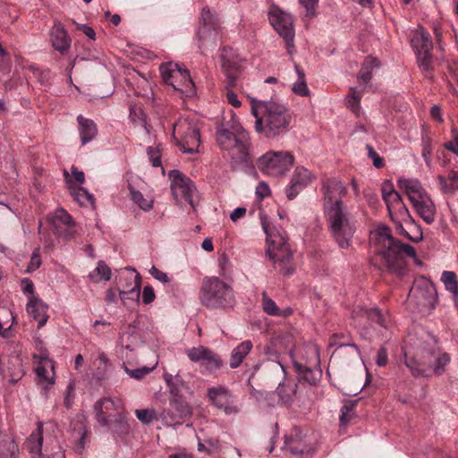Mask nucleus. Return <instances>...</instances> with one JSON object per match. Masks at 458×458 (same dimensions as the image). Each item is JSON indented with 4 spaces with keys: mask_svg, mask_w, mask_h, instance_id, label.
<instances>
[{
    "mask_svg": "<svg viewBox=\"0 0 458 458\" xmlns=\"http://www.w3.org/2000/svg\"><path fill=\"white\" fill-rule=\"evenodd\" d=\"M323 212L328 229L341 249L351 246L356 231L355 220L343 201L347 194L345 185L335 178L323 182Z\"/></svg>",
    "mask_w": 458,
    "mask_h": 458,
    "instance_id": "nucleus-1",
    "label": "nucleus"
},
{
    "mask_svg": "<svg viewBox=\"0 0 458 458\" xmlns=\"http://www.w3.org/2000/svg\"><path fill=\"white\" fill-rule=\"evenodd\" d=\"M250 113L255 117L254 129L267 139H275L289 131L291 115L287 107L277 101H250Z\"/></svg>",
    "mask_w": 458,
    "mask_h": 458,
    "instance_id": "nucleus-2",
    "label": "nucleus"
},
{
    "mask_svg": "<svg viewBox=\"0 0 458 458\" xmlns=\"http://www.w3.org/2000/svg\"><path fill=\"white\" fill-rule=\"evenodd\" d=\"M259 216L262 228L267 235V256L273 262L274 267L281 274L284 276L293 275L295 267L286 232L275 226L271 228L266 216L263 213H260Z\"/></svg>",
    "mask_w": 458,
    "mask_h": 458,
    "instance_id": "nucleus-3",
    "label": "nucleus"
},
{
    "mask_svg": "<svg viewBox=\"0 0 458 458\" xmlns=\"http://www.w3.org/2000/svg\"><path fill=\"white\" fill-rule=\"evenodd\" d=\"M216 141L233 164H247L250 160V136L245 129L233 118L225 128L216 131Z\"/></svg>",
    "mask_w": 458,
    "mask_h": 458,
    "instance_id": "nucleus-4",
    "label": "nucleus"
},
{
    "mask_svg": "<svg viewBox=\"0 0 458 458\" xmlns=\"http://www.w3.org/2000/svg\"><path fill=\"white\" fill-rule=\"evenodd\" d=\"M57 432L55 424L49 423L44 428L42 422H38L36 429L24 443V448L30 458H66L65 450L56 436Z\"/></svg>",
    "mask_w": 458,
    "mask_h": 458,
    "instance_id": "nucleus-5",
    "label": "nucleus"
},
{
    "mask_svg": "<svg viewBox=\"0 0 458 458\" xmlns=\"http://www.w3.org/2000/svg\"><path fill=\"white\" fill-rule=\"evenodd\" d=\"M374 241L379 246L378 255L385 261L387 269H395L404 256L416 257L415 249L407 243L393 238L387 226H380L373 233Z\"/></svg>",
    "mask_w": 458,
    "mask_h": 458,
    "instance_id": "nucleus-6",
    "label": "nucleus"
},
{
    "mask_svg": "<svg viewBox=\"0 0 458 458\" xmlns=\"http://www.w3.org/2000/svg\"><path fill=\"white\" fill-rule=\"evenodd\" d=\"M199 298L201 304L208 309L232 307L235 303L232 286L217 276L203 279Z\"/></svg>",
    "mask_w": 458,
    "mask_h": 458,
    "instance_id": "nucleus-7",
    "label": "nucleus"
},
{
    "mask_svg": "<svg viewBox=\"0 0 458 458\" xmlns=\"http://www.w3.org/2000/svg\"><path fill=\"white\" fill-rule=\"evenodd\" d=\"M398 188L409 198L418 215L428 225L435 221L436 206L430 196L418 179L401 178L397 181Z\"/></svg>",
    "mask_w": 458,
    "mask_h": 458,
    "instance_id": "nucleus-8",
    "label": "nucleus"
},
{
    "mask_svg": "<svg viewBox=\"0 0 458 458\" xmlns=\"http://www.w3.org/2000/svg\"><path fill=\"white\" fill-rule=\"evenodd\" d=\"M437 292L434 284L425 276L416 278L410 290L408 305L418 312L429 314L437 303Z\"/></svg>",
    "mask_w": 458,
    "mask_h": 458,
    "instance_id": "nucleus-9",
    "label": "nucleus"
},
{
    "mask_svg": "<svg viewBox=\"0 0 458 458\" xmlns=\"http://www.w3.org/2000/svg\"><path fill=\"white\" fill-rule=\"evenodd\" d=\"M159 70L163 81L182 96L191 98L196 94V88L188 69L182 68L177 63L169 62L162 64Z\"/></svg>",
    "mask_w": 458,
    "mask_h": 458,
    "instance_id": "nucleus-10",
    "label": "nucleus"
},
{
    "mask_svg": "<svg viewBox=\"0 0 458 458\" xmlns=\"http://www.w3.org/2000/svg\"><path fill=\"white\" fill-rule=\"evenodd\" d=\"M294 157L289 151H268L257 161L258 168L270 176L284 175L293 166Z\"/></svg>",
    "mask_w": 458,
    "mask_h": 458,
    "instance_id": "nucleus-11",
    "label": "nucleus"
},
{
    "mask_svg": "<svg viewBox=\"0 0 458 458\" xmlns=\"http://www.w3.org/2000/svg\"><path fill=\"white\" fill-rule=\"evenodd\" d=\"M173 134L183 152L193 154L199 151L200 134L194 123L188 119H181L174 124Z\"/></svg>",
    "mask_w": 458,
    "mask_h": 458,
    "instance_id": "nucleus-12",
    "label": "nucleus"
},
{
    "mask_svg": "<svg viewBox=\"0 0 458 458\" xmlns=\"http://www.w3.org/2000/svg\"><path fill=\"white\" fill-rule=\"evenodd\" d=\"M269 21L274 29L285 40L288 54L293 55L294 52V30L292 16L278 8H273L269 13Z\"/></svg>",
    "mask_w": 458,
    "mask_h": 458,
    "instance_id": "nucleus-13",
    "label": "nucleus"
},
{
    "mask_svg": "<svg viewBox=\"0 0 458 458\" xmlns=\"http://www.w3.org/2000/svg\"><path fill=\"white\" fill-rule=\"evenodd\" d=\"M200 21L203 27L198 30L199 48L202 53L217 45V31L215 28V17L208 8H203L200 14Z\"/></svg>",
    "mask_w": 458,
    "mask_h": 458,
    "instance_id": "nucleus-14",
    "label": "nucleus"
},
{
    "mask_svg": "<svg viewBox=\"0 0 458 458\" xmlns=\"http://www.w3.org/2000/svg\"><path fill=\"white\" fill-rule=\"evenodd\" d=\"M207 396L212 405L225 413L230 415L238 412V407L235 405L233 396L228 387L220 385L209 387Z\"/></svg>",
    "mask_w": 458,
    "mask_h": 458,
    "instance_id": "nucleus-15",
    "label": "nucleus"
},
{
    "mask_svg": "<svg viewBox=\"0 0 458 458\" xmlns=\"http://www.w3.org/2000/svg\"><path fill=\"white\" fill-rule=\"evenodd\" d=\"M170 187L174 199L176 200L184 199L194 208L192 198L196 188L192 181L178 170H173L170 174Z\"/></svg>",
    "mask_w": 458,
    "mask_h": 458,
    "instance_id": "nucleus-16",
    "label": "nucleus"
},
{
    "mask_svg": "<svg viewBox=\"0 0 458 458\" xmlns=\"http://www.w3.org/2000/svg\"><path fill=\"white\" fill-rule=\"evenodd\" d=\"M186 354L192 362L204 366L209 372L217 370L223 366L221 357L203 345L187 349Z\"/></svg>",
    "mask_w": 458,
    "mask_h": 458,
    "instance_id": "nucleus-17",
    "label": "nucleus"
},
{
    "mask_svg": "<svg viewBox=\"0 0 458 458\" xmlns=\"http://www.w3.org/2000/svg\"><path fill=\"white\" fill-rule=\"evenodd\" d=\"M191 415V408L184 397H171L169 406L161 413L163 420L174 424H182Z\"/></svg>",
    "mask_w": 458,
    "mask_h": 458,
    "instance_id": "nucleus-18",
    "label": "nucleus"
},
{
    "mask_svg": "<svg viewBox=\"0 0 458 458\" xmlns=\"http://www.w3.org/2000/svg\"><path fill=\"white\" fill-rule=\"evenodd\" d=\"M121 407L122 403L119 399L103 398L98 400L94 404V411L97 421L103 427L109 426L113 418H115L116 421L123 422V418L121 415L115 417L109 413L110 411H117Z\"/></svg>",
    "mask_w": 458,
    "mask_h": 458,
    "instance_id": "nucleus-19",
    "label": "nucleus"
},
{
    "mask_svg": "<svg viewBox=\"0 0 458 458\" xmlns=\"http://www.w3.org/2000/svg\"><path fill=\"white\" fill-rule=\"evenodd\" d=\"M424 364L431 368L436 375H441L445 372V367L450 363L448 353L442 352L438 347H423Z\"/></svg>",
    "mask_w": 458,
    "mask_h": 458,
    "instance_id": "nucleus-20",
    "label": "nucleus"
},
{
    "mask_svg": "<svg viewBox=\"0 0 458 458\" xmlns=\"http://www.w3.org/2000/svg\"><path fill=\"white\" fill-rule=\"evenodd\" d=\"M222 69L227 78V87L233 88L240 70V59L230 47H225L221 53Z\"/></svg>",
    "mask_w": 458,
    "mask_h": 458,
    "instance_id": "nucleus-21",
    "label": "nucleus"
},
{
    "mask_svg": "<svg viewBox=\"0 0 458 458\" xmlns=\"http://www.w3.org/2000/svg\"><path fill=\"white\" fill-rule=\"evenodd\" d=\"M310 172L302 166L296 167L285 192L289 199H293L308 184L311 182Z\"/></svg>",
    "mask_w": 458,
    "mask_h": 458,
    "instance_id": "nucleus-22",
    "label": "nucleus"
},
{
    "mask_svg": "<svg viewBox=\"0 0 458 458\" xmlns=\"http://www.w3.org/2000/svg\"><path fill=\"white\" fill-rule=\"evenodd\" d=\"M56 233L68 238L74 233V223L72 216L64 210H56L52 220Z\"/></svg>",
    "mask_w": 458,
    "mask_h": 458,
    "instance_id": "nucleus-23",
    "label": "nucleus"
},
{
    "mask_svg": "<svg viewBox=\"0 0 458 458\" xmlns=\"http://www.w3.org/2000/svg\"><path fill=\"white\" fill-rule=\"evenodd\" d=\"M47 309V305L35 296H32L27 304V312L38 322V328L45 326L48 319Z\"/></svg>",
    "mask_w": 458,
    "mask_h": 458,
    "instance_id": "nucleus-24",
    "label": "nucleus"
},
{
    "mask_svg": "<svg viewBox=\"0 0 458 458\" xmlns=\"http://www.w3.org/2000/svg\"><path fill=\"white\" fill-rule=\"evenodd\" d=\"M293 365L297 372L299 377L310 385H316V383L319 380L322 375V369H317V371L313 370L314 365H307L303 364L301 361L295 360L293 355Z\"/></svg>",
    "mask_w": 458,
    "mask_h": 458,
    "instance_id": "nucleus-25",
    "label": "nucleus"
},
{
    "mask_svg": "<svg viewBox=\"0 0 458 458\" xmlns=\"http://www.w3.org/2000/svg\"><path fill=\"white\" fill-rule=\"evenodd\" d=\"M78 131L82 145L92 141L98 135L97 124L93 120L85 118L82 114L77 116Z\"/></svg>",
    "mask_w": 458,
    "mask_h": 458,
    "instance_id": "nucleus-26",
    "label": "nucleus"
},
{
    "mask_svg": "<svg viewBox=\"0 0 458 458\" xmlns=\"http://www.w3.org/2000/svg\"><path fill=\"white\" fill-rule=\"evenodd\" d=\"M411 43L415 54L433 50V43L430 35L422 27L413 31Z\"/></svg>",
    "mask_w": 458,
    "mask_h": 458,
    "instance_id": "nucleus-27",
    "label": "nucleus"
},
{
    "mask_svg": "<svg viewBox=\"0 0 458 458\" xmlns=\"http://www.w3.org/2000/svg\"><path fill=\"white\" fill-rule=\"evenodd\" d=\"M253 348V344L250 340H245L240 343L236 347L232 350L229 360L231 369H237L242 363L247 355Z\"/></svg>",
    "mask_w": 458,
    "mask_h": 458,
    "instance_id": "nucleus-28",
    "label": "nucleus"
},
{
    "mask_svg": "<svg viewBox=\"0 0 458 458\" xmlns=\"http://www.w3.org/2000/svg\"><path fill=\"white\" fill-rule=\"evenodd\" d=\"M297 387V384L293 380H285L279 383L276 393L278 395L280 402L283 404L293 403L296 397Z\"/></svg>",
    "mask_w": 458,
    "mask_h": 458,
    "instance_id": "nucleus-29",
    "label": "nucleus"
},
{
    "mask_svg": "<svg viewBox=\"0 0 458 458\" xmlns=\"http://www.w3.org/2000/svg\"><path fill=\"white\" fill-rule=\"evenodd\" d=\"M164 378L169 387L171 397H184L188 386L180 375L173 376L169 373L164 374Z\"/></svg>",
    "mask_w": 458,
    "mask_h": 458,
    "instance_id": "nucleus-30",
    "label": "nucleus"
},
{
    "mask_svg": "<svg viewBox=\"0 0 458 458\" xmlns=\"http://www.w3.org/2000/svg\"><path fill=\"white\" fill-rule=\"evenodd\" d=\"M422 352L423 348H421L420 352L417 353V356H419L420 360H417L415 357H409L406 353L404 354V363L406 367L410 369L411 375L416 377L428 376L425 369V367L428 366V364H424V360L426 359L423 358Z\"/></svg>",
    "mask_w": 458,
    "mask_h": 458,
    "instance_id": "nucleus-31",
    "label": "nucleus"
},
{
    "mask_svg": "<svg viewBox=\"0 0 458 458\" xmlns=\"http://www.w3.org/2000/svg\"><path fill=\"white\" fill-rule=\"evenodd\" d=\"M53 47L59 52H65L70 47V38L61 24L55 25L51 34Z\"/></svg>",
    "mask_w": 458,
    "mask_h": 458,
    "instance_id": "nucleus-32",
    "label": "nucleus"
},
{
    "mask_svg": "<svg viewBox=\"0 0 458 458\" xmlns=\"http://www.w3.org/2000/svg\"><path fill=\"white\" fill-rule=\"evenodd\" d=\"M303 364L314 365L316 369H319L320 365V352L318 345L314 344H308L302 348L301 357L298 360Z\"/></svg>",
    "mask_w": 458,
    "mask_h": 458,
    "instance_id": "nucleus-33",
    "label": "nucleus"
},
{
    "mask_svg": "<svg viewBox=\"0 0 458 458\" xmlns=\"http://www.w3.org/2000/svg\"><path fill=\"white\" fill-rule=\"evenodd\" d=\"M131 271L135 273L134 277L132 278L133 284L131 288L129 290H120L119 295L122 301L125 304L127 300L140 301V293L141 288V277L139 273L136 272L134 268H131Z\"/></svg>",
    "mask_w": 458,
    "mask_h": 458,
    "instance_id": "nucleus-34",
    "label": "nucleus"
},
{
    "mask_svg": "<svg viewBox=\"0 0 458 458\" xmlns=\"http://www.w3.org/2000/svg\"><path fill=\"white\" fill-rule=\"evenodd\" d=\"M353 317H360L375 322L382 327H386V322L381 311L377 308H358L352 312Z\"/></svg>",
    "mask_w": 458,
    "mask_h": 458,
    "instance_id": "nucleus-35",
    "label": "nucleus"
},
{
    "mask_svg": "<svg viewBox=\"0 0 458 458\" xmlns=\"http://www.w3.org/2000/svg\"><path fill=\"white\" fill-rule=\"evenodd\" d=\"M16 450L13 438L0 430V458H15Z\"/></svg>",
    "mask_w": 458,
    "mask_h": 458,
    "instance_id": "nucleus-36",
    "label": "nucleus"
},
{
    "mask_svg": "<svg viewBox=\"0 0 458 458\" xmlns=\"http://www.w3.org/2000/svg\"><path fill=\"white\" fill-rule=\"evenodd\" d=\"M287 450L293 455H304L310 454L314 451V447L311 444H307L297 439H287L286 442Z\"/></svg>",
    "mask_w": 458,
    "mask_h": 458,
    "instance_id": "nucleus-37",
    "label": "nucleus"
},
{
    "mask_svg": "<svg viewBox=\"0 0 458 458\" xmlns=\"http://www.w3.org/2000/svg\"><path fill=\"white\" fill-rule=\"evenodd\" d=\"M88 435L86 428L81 424L77 429L74 428L72 432V448L77 454H81L85 447V439Z\"/></svg>",
    "mask_w": 458,
    "mask_h": 458,
    "instance_id": "nucleus-38",
    "label": "nucleus"
},
{
    "mask_svg": "<svg viewBox=\"0 0 458 458\" xmlns=\"http://www.w3.org/2000/svg\"><path fill=\"white\" fill-rule=\"evenodd\" d=\"M71 191L74 200H76L81 206L94 207L95 199L85 188L77 187Z\"/></svg>",
    "mask_w": 458,
    "mask_h": 458,
    "instance_id": "nucleus-39",
    "label": "nucleus"
},
{
    "mask_svg": "<svg viewBox=\"0 0 458 458\" xmlns=\"http://www.w3.org/2000/svg\"><path fill=\"white\" fill-rule=\"evenodd\" d=\"M130 193L131 200L138 205L140 209L143 211H149L152 209L154 202L152 198H145L140 191L133 189L132 187H130Z\"/></svg>",
    "mask_w": 458,
    "mask_h": 458,
    "instance_id": "nucleus-40",
    "label": "nucleus"
},
{
    "mask_svg": "<svg viewBox=\"0 0 458 458\" xmlns=\"http://www.w3.org/2000/svg\"><path fill=\"white\" fill-rule=\"evenodd\" d=\"M416 58L420 71L425 75H428L433 71L432 51L418 53Z\"/></svg>",
    "mask_w": 458,
    "mask_h": 458,
    "instance_id": "nucleus-41",
    "label": "nucleus"
},
{
    "mask_svg": "<svg viewBox=\"0 0 458 458\" xmlns=\"http://www.w3.org/2000/svg\"><path fill=\"white\" fill-rule=\"evenodd\" d=\"M295 71L298 75V81L293 84V91L296 95L307 97L310 95V90L305 81L304 72L300 68L298 64H295Z\"/></svg>",
    "mask_w": 458,
    "mask_h": 458,
    "instance_id": "nucleus-42",
    "label": "nucleus"
},
{
    "mask_svg": "<svg viewBox=\"0 0 458 458\" xmlns=\"http://www.w3.org/2000/svg\"><path fill=\"white\" fill-rule=\"evenodd\" d=\"M378 65L379 62L377 58L367 57L359 72V80H360L364 83H368L372 78L371 68L377 67Z\"/></svg>",
    "mask_w": 458,
    "mask_h": 458,
    "instance_id": "nucleus-43",
    "label": "nucleus"
},
{
    "mask_svg": "<svg viewBox=\"0 0 458 458\" xmlns=\"http://www.w3.org/2000/svg\"><path fill=\"white\" fill-rule=\"evenodd\" d=\"M28 69L32 72L37 81L44 88L50 85V71L49 70H39L36 65L30 64Z\"/></svg>",
    "mask_w": 458,
    "mask_h": 458,
    "instance_id": "nucleus-44",
    "label": "nucleus"
},
{
    "mask_svg": "<svg viewBox=\"0 0 458 458\" xmlns=\"http://www.w3.org/2000/svg\"><path fill=\"white\" fill-rule=\"evenodd\" d=\"M351 94L346 97V106L353 113L358 114L360 110V102L362 97V91L356 88L350 89Z\"/></svg>",
    "mask_w": 458,
    "mask_h": 458,
    "instance_id": "nucleus-45",
    "label": "nucleus"
},
{
    "mask_svg": "<svg viewBox=\"0 0 458 458\" xmlns=\"http://www.w3.org/2000/svg\"><path fill=\"white\" fill-rule=\"evenodd\" d=\"M89 277L96 281L98 279L108 281L111 277V269L104 261L101 260L98 263L95 270L89 274Z\"/></svg>",
    "mask_w": 458,
    "mask_h": 458,
    "instance_id": "nucleus-46",
    "label": "nucleus"
},
{
    "mask_svg": "<svg viewBox=\"0 0 458 458\" xmlns=\"http://www.w3.org/2000/svg\"><path fill=\"white\" fill-rule=\"evenodd\" d=\"M441 281L444 283L445 289L451 293L458 289L457 276L454 272L444 271Z\"/></svg>",
    "mask_w": 458,
    "mask_h": 458,
    "instance_id": "nucleus-47",
    "label": "nucleus"
},
{
    "mask_svg": "<svg viewBox=\"0 0 458 458\" xmlns=\"http://www.w3.org/2000/svg\"><path fill=\"white\" fill-rule=\"evenodd\" d=\"M71 172H72V178L70 177V175L66 170H64V175L67 184L69 185V188L72 190V189H74L72 186L73 181L77 183L82 184L85 182V175L82 171H79L75 166H72Z\"/></svg>",
    "mask_w": 458,
    "mask_h": 458,
    "instance_id": "nucleus-48",
    "label": "nucleus"
},
{
    "mask_svg": "<svg viewBox=\"0 0 458 458\" xmlns=\"http://www.w3.org/2000/svg\"><path fill=\"white\" fill-rule=\"evenodd\" d=\"M262 306L264 311L270 316H279L280 310L276 302L267 297L266 293H262Z\"/></svg>",
    "mask_w": 458,
    "mask_h": 458,
    "instance_id": "nucleus-49",
    "label": "nucleus"
},
{
    "mask_svg": "<svg viewBox=\"0 0 458 458\" xmlns=\"http://www.w3.org/2000/svg\"><path fill=\"white\" fill-rule=\"evenodd\" d=\"M393 220H402L403 222H413L412 217L410 215V212L404 203L402 201L399 205H397L394 208V219Z\"/></svg>",
    "mask_w": 458,
    "mask_h": 458,
    "instance_id": "nucleus-50",
    "label": "nucleus"
},
{
    "mask_svg": "<svg viewBox=\"0 0 458 458\" xmlns=\"http://www.w3.org/2000/svg\"><path fill=\"white\" fill-rule=\"evenodd\" d=\"M161 149L160 144L157 146H150L147 148V154L154 167L161 166Z\"/></svg>",
    "mask_w": 458,
    "mask_h": 458,
    "instance_id": "nucleus-51",
    "label": "nucleus"
},
{
    "mask_svg": "<svg viewBox=\"0 0 458 458\" xmlns=\"http://www.w3.org/2000/svg\"><path fill=\"white\" fill-rule=\"evenodd\" d=\"M384 201L386 204L389 216L394 219V208L403 201L401 195L397 191H394L386 197Z\"/></svg>",
    "mask_w": 458,
    "mask_h": 458,
    "instance_id": "nucleus-52",
    "label": "nucleus"
},
{
    "mask_svg": "<svg viewBox=\"0 0 458 458\" xmlns=\"http://www.w3.org/2000/svg\"><path fill=\"white\" fill-rule=\"evenodd\" d=\"M137 419L143 424H149L156 419V412L152 409H140L135 411Z\"/></svg>",
    "mask_w": 458,
    "mask_h": 458,
    "instance_id": "nucleus-53",
    "label": "nucleus"
},
{
    "mask_svg": "<svg viewBox=\"0 0 458 458\" xmlns=\"http://www.w3.org/2000/svg\"><path fill=\"white\" fill-rule=\"evenodd\" d=\"M124 371L132 378L135 379H142L144 378L148 373H150L154 369L155 366L148 368V367H142L135 369H130L123 364Z\"/></svg>",
    "mask_w": 458,
    "mask_h": 458,
    "instance_id": "nucleus-54",
    "label": "nucleus"
},
{
    "mask_svg": "<svg viewBox=\"0 0 458 458\" xmlns=\"http://www.w3.org/2000/svg\"><path fill=\"white\" fill-rule=\"evenodd\" d=\"M41 263H42V260H41L39 248H37L34 250V251L31 254L30 261L26 268V272L32 273V272L36 271L40 267Z\"/></svg>",
    "mask_w": 458,
    "mask_h": 458,
    "instance_id": "nucleus-55",
    "label": "nucleus"
},
{
    "mask_svg": "<svg viewBox=\"0 0 458 458\" xmlns=\"http://www.w3.org/2000/svg\"><path fill=\"white\" fill-rule=\"evenodd\" d=\"M33 358L38 364H45L46 367L50 368L52 370L54 369L53 361L48 358V352L47 350H40L39 353L33 355Z\"/></svg>",
    "mask_w": 458,
    "mask_h": 458,
    "instance_id": "nucleus-56",
    "label": "nucleus"
},
{
    "mask_svg": "<svg viewBox=\"0 0 458 458\" xmlns=\"http://www.w3.org/2000/svg\"><path fill=\"white\" fill-rule=\"evenodd\" d=\"M394 223L395 224V228H396V231L400 233V234H403L405 235L406 237H408L409 239H411V241L413 242H420V240H422L423 238V235H422V233L420 231L418 232L417 235L414 236V237H411L404 229V227L403 226V224H402V220H393Z\"/></svg>",
    "mask_w": 458,
    "mask_h": 458,
    "instance_id": "nucleus-57",
    "label": "nucleus"
},
{
    "mask_svg": "<svg viewBox=\"0 0 458 458\" xmlns=\"http://www.w3.org/2000/svg\"><path fill=\"white\" fill-rule=\"evenodd\" d=\"M453 139L452 140L445 143V148L452 153L458 156V131L455 128L452 129Z\"/></svg>",
    "mask_w": 458,
    "mask_h": 458,
    "instance_id": "nucleus-58",
    "label": "nucleus"
},
{
    "mask_svg": "<svg viewBox=\"0 0 458 458\" xmlns=\"http://www.w3.org/2000/svg\"><path fill=\"white\" fill-rule=\"evenodd\" d=\"M443 193H454L458 190V184L448 183L443 175L437 177Z\"/></svg>",
    "mask_w": 458,
    "mask_h": 458,
    "instance_id": "nucleus-59",
    "label": "nucleus"
},
{
    "mask_svg": "<svg viewBox=\"0 0 458 458\" xmlns=\"http://www.w3.org/2000/svg\"><path fill=\"white\" fill-rule=\"evenodd\" d=\"M366 148L368 150V156L372 159L373 165L377 168H380L383 166V159L379 157V155L374 150V148L370 145H367Z\"/></svg>",
    "mask_w": 458,
    "mask_h": 458,
    "instance_id": "nucleus-60",
    "label": "nucleus"
},
{
    "mask_svg": "<svg viewBox=\"0 0 458 458\" xmlns=\"http://www.w3.org/2000/svg\"><path fill=\"white\" fill-rule=\"evenodd\" d=\"M388 362L387 350L385 346H381L377 352L376 363L379 367L386 366Z\"/></svg>",
    "mask_w": 458,
    "mask_h": 458,
    "instance_id": "nucleus-61",
    "label": "nucleus"
},
{
    "mask_svg": "<svg viewBox=\"0 0 458 458\" xmlns=\"http://www.w3.org/2000/svg\"><path fill=\"white\" fill-rule=\"evenodd\" d=\"M21 288L22 293L26 295H28L29 300L34 296V284L32 281L29 278H24L21 280Z\"/></svg>",
    "mask_w": 458,
    "mask_h": 458,
    "instance_id": "nucleus-62",
    "label": "nucleus"
},
{
    "mask_svg": "<svg viewBox=\"0 0 458 458\" xmlns=\"http://www.w3.org/2000/svg\"><path fill=\"white\" fill-rule=\"evenodd\" d=\"M269 194H270V189H269L268 185L264 182H259L258 184V186L256 187L257 198L259 200H262L266 197L269 196Z\"/></svg>",
    "mask_w": 458,
    "mask_h": 458,
    "instance_id": "nucleus-63",
    "label": "nucleus"
},
{
    "mask_svg": "<svg viewBox=\"0 0 458 458\" xmlns=\"http://www.w3.org/2000/svg\"><path fill=\"white\" fill-rule=\"evenodd\" d=\"M150 275L157 280L162 282V283H168L170 282L169 276L163 271L157 268L155 266H153L149 270Z\"/></svg>",
    "mask_w": 458,
    "mask_h": 458,
    "instance_id": "nucleus-64",
    "label": "nucleus"
}]
</instances>
